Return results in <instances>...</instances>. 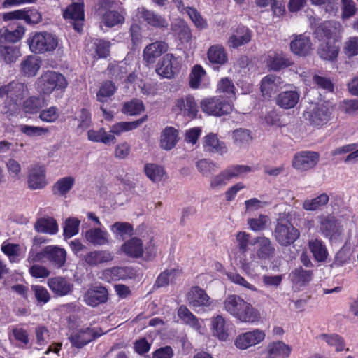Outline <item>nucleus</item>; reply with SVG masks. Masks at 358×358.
Wrapping results in <instances>:
<instances>
[{
    "mask_svg": "<svg viewBox=\"0 0 358 358\" xmlns=\"http://www.w3.org/2000/svg\"><path fill=\"white\" fill-rule=\"evenodd\" d=\"M203 146L208 151L223 155L227 148L222 141H219L216 134L210 133L204 137Z\"/></svg>",
    "mask_w": 358,
    "mask_h": 358,
    "instance_id": "obj_36",
    "label": "nucleus"
},
{
    "mask_svg": "<svg viewBox=\"0 0 358 358\" xmlns=\"http://www.w3.org/2000/svg\"><path fill=\"white\" fill-rule=\"evenodd\" d=\"M268 355L266 358H287L291 349L282 341H277L269 344L267 347Z\"/></svg>",
    "mask_w": 358,
    "mask_h": 358,
    "instance_id": "obj_39",
    "label": "nucleus"
},
{
    "mask_svg": "<svg viewBox=\"0 0 358 358\" xmlns=\"http://www.w3.org/2000/svg\"><path fill=\"white\" fill-rule=\"evenodd\" d=\"M108 73L112 78L115 79H121L124 78L127 73V66L126 63L110 64L108 67Z\"/></svg>",
    "mask_w": 358,
    "mask_h": 358,
    "instance_id": "obj_62",
    "label": "nucleus"
},
{
    "mask_svg": "<svg viewBox=\"0 0 358 358\" xmlns=\"http://www.w3.org/2000/svg\"><path fill=\"white\" fill-rule=\"evenodd\" d=\"M44 257H46L54 266L61 268L65 264L66 252L63 248L49 245L44 248L41 252L36 254H34L33 250H31L28 257V261L30 263L39 262Z\"/></svg>",
    "mask_w": 358,
    "mask_h": 358,
    "instance_id": "obj_5",
    "label": "nucleus"
},
{
    "mask_svg": "<svg viewBox=\"0 0 358 358\" xmlns=\"http://www.w3.org/2000/svg\"><path fill=\"white\" fill-rule=\"evenodd\" d=\"M308 248L317 262H322L327 259L328 252L322 240L318 238L310 239L308 241Z\"/></svg>",
    "mask_w": 358,
    "mask_h": 358,
    "instance_id": "obj_37",
    "label": "nucleus"
},
{
    "mask_svg": "<svg viewBox=\"0 0 358 358\" xmlns=\"http://www.w3.org/2000/svg\"><path fill=\"white\" fill-rule=\"evenodd\" d=\"M206 72L200 65H195L189 75V85L192 88L196 89L199 87L201 78Z\"/></svg>",
    "mask_w": 358,
    "mask_h": 358,
    "instance_id": "obj_59",
    "label": "nucleus"
},
{
    "mask_svg": "<svg viewBox=\"0 0 358 358\" xmlns=\"http://www.w3.org/2000/svg\"><path fill=\"white\" fill-rule=\"evenodd\" d=\"M48 285L55 294L60 296L69 294L73 289V284L65 278L60 276L48 279Z\"/></svg>",
    "mask_w": 358,
    "mask_h": 358,
    "instance_id": "obj_26",
    "label": "nucleus"
},
{
    "mask_svg": "<svg viewBox=\"0 0 358 358\" xmlns=\"http://www.w3.org/2000/svg\"><path fill=\"white\" fill-rule=\"evenodd\" d=\"M201 108L204 113L215 116H222L232 110V106L229 102L215 98L203 100Z\"/></svg>",
    "mask_w": 358,
    "mask_h": 358,
    "instance_id": "obj_13",
    "label": "nucleus"
},
{
    "mask_svg": "<svg viewBox=\"0 0 358 358\" xmlns=\"http://www.w3.org/2000/svg\"><path fill=\"white\" fill-rule=\"evenodd\" d=\"M317 339L325 342L329 346L334 347L338 352L344 350L345 345V341L343 338L338 334H322L317 336Z\"/></svg>",
    "mask_w": 358,
    "mask_h": 358,
    "instance_id": "obj_48",
    "label": "nucleus"
},
{
    "mask_svg": "<svg viewBox=\"0 0 358 358\" xmlns=\"http://www.w3.org/2000/svg\"><path fill=\"white\" fill-rule=\"evenodd\" d=\"M84 301L90 306L95 307L106 303L108 299V290L102 286H95L88 289L84 296Z\"/></svg>",
    "mask_w": 358,
    "mask_h": 358,
    "instance_id": "obj_17",
    "label": "nucleus"
},
{
    "mask_svg": "<svg viewBox=\"0 0 358 358\" xmlns=\"http://www.w3.org/2000/svg\"><path fill=\"white\" fill-rule=\"evenodd\" d=\"M230 179L227 175L226 170H223L220 173L213 176L210 182V187L212 189H219L225 187Z\"/></svg>",
    "mask_w": 358,
    "mask_h": 358,
    "instance_id": "obj_54",
    "label": "nucleus"
},
{
    "mask_svg": "<svg viewBox=\"0 0 358 358\" xmlns=\"http://www.w3.org/2000/svg\"><path fill=\"white\" fill-rule=\"evenodd\" d=\"M88 139L93 142H101L105 144L114 143L115 137L113 134H107L103 129L99 130H89L87 132Z\"/></svg>",
    "mask_w": 358,
    "mask_h": 358,
    "instance_id": "obj_47",
    "label": "nucleus"
},
{
    "mask_svg": "<svg viewBox=\"0 0 358 358\" xmlns=\"http://www.w3.org/2000/svg\"><path fill=\"white\" fill-rule=\"evenodd\" d=\"M67 85L65 77L52 71L43 73L37 80L38 90L45 94H50L54 90H64Z\"/></svg>",
    "mask_w": 358,
    "mask_h": 358,
    "instance_id": "obj_4",
    "label": "nucleus"
},
{
    "mask_svg": "<svg viewBox=\"0 0 358 358\" xmlns=\"http://www.w3.org/2000/svg\"><path fill=\"white\" fill-rule=\"evenodd\" d=\"M171 29L177 34L182 43H187L191 40L192 34L187 24L182 20H176L171 24Z\"/></svg>",
    "mask_w": 358,
    "mask_h": 358,
    "instance_id": "obj_44",
    "label": "nucleus"
},
{
    "mask_svg": "<svg viewBox=\"0 0 358 358\" xmlns=\"http://www.w3.org/2000/svg\"><path fill=\"white\" fill-rule=\"evenodd\" d=\"M223 308L241 322L255 323L261 318L259 310L237 294L228 295L223 301Z\"/></svg>",
    "mask_w": 358,
    "mask_h": 358,
    "instance_id": "obj_1",
    "label": "nucleus"
},
{
    "mask_svg": "<svg viewBox=\"0 0 358 358\" xmlns=\"http://www.w3.org/2000/svg\"><path fill=\"white\" fill-rule=\"evenodd\" d=\"M178 316L185 324L199 334H203L204 328L199 320L185 306H180L178 309Z\"/></svg>",
    "mask_w": 358,
    "mask_h": 358,
    "instance_id": "obj_25",
    "label": "nucleus"
},
{
    "mask_svg": "<svg viewBox=\"0 0 358 358\" xmlns=\"http://www.w3.org/2000/svg\"><path fill=\"white\" fill-rule=\"evenodd\" d=\"M189 306L199 312L213 306V300L199 286L192 287L187 294Z\"/></svg>",
    "mask_w": 358,
    "mask_h": 358,
    "instance_id": "obj_9",
    "label": "nucleus"
},
{
    "mask_svg": "<svg viewBox=\"0 0 358 358\" xmlns=\"http://www.w3.org/2000/svg\"><path fill=\"white\" fill-rule=\"evenodd\" d=\"M290 48L293 53L299 56H306L313 50V44L309 36L300 34L291 41Z\"/></svg>",
    "mask_w": 358,
    "mask_h": 358,
    "instance_id": "obj_21",
    "label": "nucleus"
},
{
    "mask_svg": "<svg viewBox=\"0 0 358 358\" xmlns=\"http://www.w3.org/2000/svg\"><path fill=\"white\" fill-rule=\"evenodd\" d=\"M172 110L189 118H194L198 113V106L193 96L187 94L174 101Z\"/></svg>",
    "mask_w": 358,
    "mask_h": 358,
    "instance_id": "obj_10",
    "label": "nucleus"
},
{
    "mask_svg": "<svg viewBox=\"0 0 358 358\" xmlns=\"http://www.w3.org/2000/svg\"><path fill=\"white\" fill-rule=\"evenodd\" d=\"M313 273L311 271L304 270L299 267L294 269L290 274L291 280L296 285H303L312 279Z\"/></svg>",
    "mask_w": 358,
    "mask_h": 358,
    "instance_id": "obj_49",
    "label": "nucleus"
},
{
    "mask_svg": "<svg viewBox=\"0 0 358 358\" xmlns=\"http://www.w3.org/2000/svg\"><path fill=\"white\" fill-rule=\"evenodd\" d=\"M84 238L90 244L94 246L109 245L110 240L107 231L100 227H94L87 230L84 233Z\"/></svg>",
    "mask_w": 358,
    "mask_h": 358,
    "instance_id": "obj_22",
    "label": "nucleus"
},
{
    "mask_svg": "<svg viewBox=\"0 0 358 358\" xmlns=\"http://www.w3.org/2000/svg\"><path fill=\"white\" fill-rule=\"evenodd\" d=\"M182 272L180 269L171 268L162 272L157 278L155 287H162L176 284L180 280Z\"/></svg>",
    "mask_w": 358,
    "mask_h": 358,
    "instance_id": "obj_31",
    "label": "nucleus"
},
{
    "mask_svg": "<svg viewBox=\"0 0 358 358\" xmlns=\"http://www.w3.org/2000/svg\"><path fill=\"white\" fill-rule=\"evenodd\" d=\"M121 250L128 257L138 258L143 254L142 241L138 238H132L121 246Z\"/></svg>",
    "mask_w": 358,
    "mask_h": 358,
    "instance_id": "obj_32",
    "label": "nucleus"
},
{
    "mask_svg": "<svg viewBox=\"0 0 358 358\" xmlns=\"http://www.w3.org/2000/svg\"><path fill=\"white\" fill-rule=\"evenodd\" d=\"M146 176L153 182H159L166 178V173L164 168L155 164H146L144 166Z\"/></svg>",
    "mask_w": 358,
    "mask_h": 358,
    "instance_id": "obj_43",
    "label": "nucleus"
},
{
    "mask_svg": "<svg viewBox=\"0 0 358 358\" xmlns=\"http://www.w3.org/2000/svg\"><path fill=\"white\" fill-rule=\"evenodd\" d=\"M84 262L92 267L99 266L113 259V253L106 250H96L88 252L83 256Z\"/></svg>",
    "mask_w": 358,
    "mask_h": 358,
    "instance_id": "obj_18",
    "label": "nucleus"
},
{
    "mask_svg": "<svg viewBox=\"0 0 358 358\" xmlns=\"http://www.w3.org/2000/svg\"><path fill=\"white\" fill-rule=\"evenodd\" d=\"M209 61L213 64H224L227 62V55L224 48L220 45L211 46L208 51Z\"/></svg>",
    "mask_w": 358,
    "mask_h": 358,
    "instance_id": "obj_46",
    "label": "nucleus"
},
{
    "mask_svg": "<svg viewBox=\"0 0 358 358\" xmlns=\"http://www.w3.org/2000/svg\"><path fill=\"white\" fill-rule=\"evenodd\" d=\"M338 52V45L331 41L322 43L317 50V53L321 59L331 62L336 59Z\"/></svg>",
    "mask_w": 358,
    "mask_h": 358,
    "instance_id": "obj_40",
    "label": "nucleus"
},
{
    "mask_svg": "<svg viewBox=\"0 0 358 358\" xmlns=\"http://www.w3.org/2000/svg\"><path fill=\"white\" fill-rule=\"evenodd\" d=\"M179 140L178 131L172 127L164 128L160 135L159 146L165 150H171Z\"/></svg>",
    "mask_w": 358,
    "mask_h": 358,
    "instance_id": "obj_28",
    "label": "nucleus"
},
{
    "mask_svg": "<svg viewBox=\"0 0 358 358\" xmlns=\"http://www.w3.org/2000/svg\"><path fill=\"white\" fill-rule=\"evenodd\" d=\"M252 38V31L245 26H239L235 32L229 37L228 45L233 48H237L248 43Z\"/></svg>",
    "mask_w": 358,
    "mask_h": 358,
    "instance_id": "obj_23",
    "label": "nucleus"
},
{
    "mask_svg": "<svg viewBox=\"0 0 358 358\" xmlns=\"http://www.w3.org/2000/svg\"><path fill=\"white\" fill-rule=\"evenodd\" d=\"M320 155L313 151H302L295 154L292 166L299 171H306L313 169L318 163Z\"/></svg>",
    "mask_w": 358,
    "mask_h": 358,
    "instance_id": "obj_12",
    "label": "nucleus"
},
{
    "mask_svg": "<svg viewBox=\"0 0 358 358\" xmlns=\"http://www.w3.org/2000/svg\"><path fill=\"white\" fill-rule=\"evenodd\" d=\"M25 34V28L18 24L14 30H9L3 27L0 29V41L5 43H16L19 41Z\"/></svg>",
    "mask_w": 358,
    "mask_h": 358,
    "instance_id": "obj_35",
    "label": "nucleus"
},
{
    "mask_svg": "<svg viewBox=\"0 0 358 358\" xmlns=\"http://www.w3.org/2000/svg\"><path fill=\"white\" fill-rule=\"evenodd\" d=\"M20 55V52L19 48L0 41V59L3 60L6 64L15 62Z\"/></svg>",
    "mask_w": 358,
    "mask_h": 358,
    "instance_id": "obj_38",
    "label": "nucleus"
},
{
    "mask_svg": "<svg viewBox=\"0 0 358 358\" xmlns=\"http://www.w3.org/2000/svg\"><path fill=\"white\" fill-rule=\"evenodd\" d=\"M299 97L300 95L296 90L284 91L277 96L276 103L282 108H292L298 103Z\"/></svg>",
    "mask_w": 358,
    "mask_h": 358,
    "instance_id": "obj_33",
    "label": "nucleus"
},
{
    "mask_svg": "<svg viewBox=\"0 0 358 358\" xmlns=\"http://www.w3.org/2000/svg\"><path fill=\"white\" fill-rule=\"evenodd\" d=\"M111 231L120 236H131L133 234V227L128 222H115L110 227Z\"/></svg>",
    "mask_w": 358,
    "mask_h": 358,
    "instance_id": "obj_60",
    "label": "nucleus"
},
{
    "mask_svg": "<svg viewBox=\"0 0 358 358\" xmlns=\"http://www.w3.org/2000/svg\"><path fill=\"white\" fill-rule=\"evenodd\" d=\"M304 117L311 124L320 126L327 122L329 113L327 107L321 104L314 106L312 109L306 111Z\"/></svg>",
    "mask_w": 358,
    "mask_h": 358,
    "instance_id": "obj_19",
    "label": "nucleus"
},
{
    "mask_svg": "<svg viewBox=\"0 0 358 358\" xmlns=\"http://www.w3.org/2000/svg\"><path fill=\"white\" fill-rule=\"evenodd\" d=\"M232 137L234 144L238 147L248 145L252 139L250 131L245 129H238L234 131Z\"/></svg>",
    "mask_w": 358,
    "mask_h": 358,
    "instance_id": "obj_53",
    "label": "nucleus"
},
{
    "mask_svg": "<svg viewBox=\"0 0 358 358\" xmlns=\"http://www.w3.org/2000/svg\"><path fill=\"white\" fill-rule=\"evenodd\" d=\"M20 66L24 75L34 76L41 67V60L35 55H29L22 61Z\"/></svg>",
    "mask_w": 358,
    "mask_h": 358,
    "instance_id": "obj_41",
    "label": "nucleus"
},
{
    "mask_svg": "<svg viewBox=\"0 0 358 358\" xmlns=\"http://www.w3.org/2000/svg\"><path fill=\"white\" fill-rule=\"evenodd\" d=\"M28 184L32 189H42L46 185L45 169L43 166L35 165L30 169Z\"/></svg>",
    "mask_w": 358,
    "mask_h": 358,
    "instance_id": "obj_24",
    "label": "nucleus"
},
{
    "mask_svg": "<svg viewBox=\"0 0 358 358\" xmlns=\"http://www.w3.org/2000/svg\"><path fill=\"white\" fill-rule=\"evenodd\" d=\"M196 167L199 171L204 176H209L219 168L215 163L206 159L198 161L196 162Z\"/></svg>",
    "mask_w": 358,
    "mask_h": 358,
    "instance_id": "obj_61",
    "label": "nucleus"
},
{
    "mask_svg": "<svg viewBox=\"0 0 358 358\" xmlns=\"http://www.w3.org/2000/svg\"><path fill=\"white\" fill-rule=\"evenodd\" d=\"M236 259L241 268L248 273L252 271L257 266V263L255 262L256 256L253 253H251L248 257L246 252H240Z\"/></svg>",
    "mask_w": 358,
    "mask_h": 358,
    "instance_id": "obj_51",
    "label": "nucleus"
},
{
    "mask_svg": "<svg viewBox=\"0 0 358 358\" xmlns=\"http://www.w3.org/2000/svg\"><path fill=\"white\" fill-rule=\"evenodd\" d=\"M251 245H257L256 256L260 259H270L275 253V247L271 241L265 236H258L251 240Z\"/></svg>",
    "mask_w": 358,
    "mask_h": 358,
    "instance_id": "obj_16",
    "label": "nucleus"
},
{
    "mask_svg": "<svg viewBox=\"0 0 358 358\" xmlns=\"http://www.w3.org/2000/svg\"><path fill=\"white\" fill-rule=\"evenodd\" d=\"M43 106V99L36 96L29 97L26 101H24L23 104L25 112L31 113L38 112Z\"/></svg>",
    "mask_w": 358,
    "mask_h": 358,
    "instance_id": "obj_56",
    "label": "nucleus"
},
{
    "mask_svg": "<svg viewBox=\"0 0 358 358\" xmlns=\"http://www.w3.org/2000/svg\"><path fill=\"white\" fill-rule=\"evenodd\" d=\"M74 182L75 180L71 176L62 178L55 183L54 189L60 195H64L72 188Z\"/></svg>",
    "mask_w": 358,
    "mask_h": 358,
    "instance_id": "obj_57",
    "label": "nucleus"
},
{
    "mask_svg": "<svg viewBox=\"0 0 358 358\" xmlns=\"http://www.w3.org/2000/svg\"><path fill=\"white\" fill-rule=\"evenodd\" d=\"M282 81L278 76L268 75L265 76L261 83V91L264 96L271 97L281 88Z\"/></svg>",
    "mask_w": 358,
    "mask_h": 358,
    "instance_id": "obj_30",
    "label": "nucleus"
},
{
    "mask_svg": "<svg viewBox=\"0 0 358 358\" xmlns=\"http://www.w3.org/2000/svg\"><path fill=\"white\" fill-rule=\"evenodd\" d=\"M168 45L164 41H156L148 45L143 50V58L150 64H153L156 59L167 50Z\"/></svg>",
    "mask_w": 358,
    "mask_h": 358,
    "instance_id": "obj_29",
    "label": "nucleus"
},
{
    "mask_svg": "<svg viewBox=\"0 0 358 358\" xmlns=\"http://www.w3.org/2000/svg\"><path fill=\"white\" fill-rule=\"evenodd\" d=\"M137 14L139 17L143 18L150 26L166 28L169 25L168 22L162 16L144 7L138 8Z\"/></svg>",
    "mask_w": 358,
    "mask_h": 358,
    "instance_id": "obj_27",
    "label": "nucleus"
},
{
    "mask_svg": "<svg viewBox=\"0 0 358 358\" xmlns=\"http://www.w3.org/2000/svg\"><path fill=\"white\" fill-rule=\"evenodd\" d=\"M80 224V220L77 218H69L65 222L64 227V236L65 238H71L78 232V227Z\"/></svg>",
    "mask_w": 358,
    "mask_h": 358,
    "instance_id": "obj_63",
    "label": "nucleus"
},
{
    "mask_svg": "<svg viewBox=\"0 0 358 358\" xmlns=\"http://www.w3.org/2000/svg\"><path fill=\"white\" fill-rule=\"evenodd\" d=\"M265 336L264 331L255 329L238 335L234 339V345L239 350H247L262 342Z\"/></svg>",
    "mask_w": 358,
    "mask_h": 358,
    "instance_id": "obj_11",
    "label": "nucleus"
},
{
    "mask_svg": "<svg viewBox=\"0 0 358 358\" xmlns=\"http://www.w3.org/2000/svg\"><path fill=\"white\" fill-rule=\"evenodd\" d=\"M343 52L348 57L358 55V36L350 37L345 42Z\"/></svg>",
    "mask_w": 358,
    "mask_h": 358,
    "instance_id": "obj_64",
    "label": "nucleus"
},
{
    "mask_svg": "<svg viewBox=\"0 0 358 358\" xmlns=\"http://www.w3.org/2000/svg\"><path fill=\"white\" fill-rule=\"evenodd\" d=\"M211 331L214 336L220 341H225L228 338V328L222 315H217L211 319Z\"/></svg>",
    "mask_w": 358,
    "mask_h": 358,
    "instance_id": "obj_34",
    "label": "nucleus"
},
{
    "mask_svg": "<svg viewBox=\"0 0 358 358\" xmlns=\"http://www.w3.org/2000/svg\"><path fill=\"white\" fill-rule=\"evenodd\" d=\"M317 219L321 234L330 242L337 240L341 234V230L335 217L331 215H320Z\"/></svg>",
    "mask_w": 358,
    "mask_h": 358,
    "instance_id": "obj_8",
    "label": "nucleus"
},
{
    "mask_svg": "<svg viewBox=\"0 0 358 358\" xmlns=\"http://www.w3.org/2000/svg\"><path fill=\"white\" fill-rule=\"evenodd\" d=\"M145 117L134 122H121L114 124L110 132L116 135H120L124 131H128L137 128L145 121Z\"/></svg>",
    "mask_w": 358,
    "mask_h": 358,
    "instance_id": "obj_50",
    "label": "nucleus"
},
{
    "mask_svg": "<svg viewBox=\"0 0 358 358\" xmlns=\"http://www.w3.org/2000/svg\"><path fill=\"white\" fill-rule=\"evenodd\" d=\"M63 16L65 19L70 20L71 26L76 31H81L85 18L83 3H73L66 8Z\"/></svg>",
    "mask_w": 358,
    "mask_h": 358,
    "instance_id": "obj_14",
    "label": "nucleus"
},
{
    "mask_svg": "<svg viewBox=\"0 0 358 358\" xmlns=\"http://www.w3.org/2000/svg\"><path fill=\"white\" fill-rule=\"evenodd\" d=\"M30 50L36 54L53 52L59 47L58 37L48 31H36L31 33L27 39Z\"/></svg>",
    "mask_w": 358,
    "mask_h": 358,
    "instance_id": "obj_3",
    "label": "nucleus"
},
{
    "mask_svg": "<svg viewBox=\"0 0 358 358\" xmlns=\"http://www.w3.org/2000/svg\"><path fill=\"white\" fill-rule=\"evenodd\" d=\"M352 251L349 246H343L336 253L332 266H343L350 262Z\"/></svg>",
    "mask_w": 358,
    "mask_h": 358,
    "instance_id": "obj_52",
    "label": "nucleus"
},
{
    "mask_svg": "<svg viewBox=\"0 0 358 358\" xmlns=\"http://www.w3.org/2000/svg\"><path fill=\"white\" fill-rule=\"evenodd\" d=\"M115 87L112 82H106L100 87L96 94V99L100 102H106L108 98L113 95Z\"/></svg>",
    "mask_w": 358,
    "mask_h": 358,
    "instance_id": "obj_55",
    "label": "nucleus"
},
{
    "mask_svg": "<svg viewBox=\"0 0 358 358\" xmlns=\"http://www.w3.org/2000/svg\"><path fill=\"white\" fill-rule=\"evenodd\" d=\"M28 94L27 87L22 83L12 81L0 86L1 113L12 115L21 101Z\"/></svg>",
    "mask_w": 358,
    "mask_h": 358,
    "instance_id": "obj_2",
    "label": "nucleus"
},
{
    "mask_svg": "<svg viewBox=\"0 0 358 358\" xmlns=\"http://www.w3.org/2000/svg\"><path fill=\"white\" fill-rule=\"evenodd\" d=\"M329 201V195L327 193H322L315 198L304 200L302 208L306 211H316L326 206Z\"/></svg>",
    "mask_w": 358,
    "mask_h": 358,
    "instance_id": "obj_42",
    "label": "nucleus"
},
{
    "mask_svg": "<svg viewBox=\"0 0 358 358\" xmlns=\"http://www.w3.org/2000/svg\"><path fill=\"white\" fill-rule=\"evenodd\" d=\"M101 334L96 329L87 327L73 333L69 337V340L73 346L80 348L99 337Z\"/></svg>",
    "mask_w": 358,
    "mask_h": 358,
    "instance_id": "obj_15",
    "label": "nucleus"
},
{
    "mask_svg": "<svg viewBox=\"0 0 358 358\" xmlns=\"http://www.w3.org/2000/svg\"><path fill=\"white\" fill-rule=\"evenodd\" d=\"M273 236L279 245L289 246L299 238L300 232L289 222L280 220L275 227Z\"/></svg>",
    "mask_w": 358,
    "mask_h": 358,
    "instance_id": "obj_7",
    "label": "nucleus"
},
{
    "mask_svg": "<svg viewBox=\"0 0 358 358\" xmlns=\"http://www.w3.org/2000/svg\"><path fill=\"white\" fill-rule=\"evenodd\" d=\"M34 229L40 233L54 234L57 232L56 221L52 217L41 218L34 224Z\"/></svg>",
    "mask_w": 358,
    "mask_h": 358,
    "instance_id": "obj_45",
    "label": "nucleus"
},
{
    "mask_svg": "<svg viewBox=\"0 0 358 358\" xmlns=\"http://www.w3.org/2000/svg\"><path fill=\"white\" fill-rule=\"evenodd\" d=\"M143 110V103L138 99H134L130 102L125 103L122 109L124 113L130 115H138Z\"/></svg>",
    "mask_w": 358,
    "mask_h": 358,
    "instance_id": "obj_58",
    "label": "nucleus"
},
{
    "mask_svg": "<svg viewBox=\"0 0 358 358\" xmlns=\"http://www.w3.org/2000/svg\"><path fill=\"white\" fill-rule=\"evenodd\" d=\"M177 67V59L173 54L168 53L158 62L156 71L159 75L164 78H171L176 73Z\"/></svg>",
    "mask_w": 358,
    "mask_h": 358,
    "instance_id": "obj_20",
    "label": "nucleus"
},
{
    "mask_svg": "<svg viewBox=\"0 0 358 358\" xmlns=\"http://www.w3.org/2000/svg\"><path fill=\"white\" fill-rule=\"evenodd\" d=\"M98 6L96 13L101 19V24L113 27L124 22V17L122 14L110 10L113 6L112 0H99Z\"/></svg>",
    "mask_w": 358,
    "mask_h": 358,
    "instance_id": "obj_6",
    "label": "nucleus"
}]
</instances>
